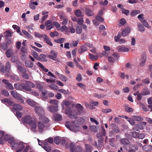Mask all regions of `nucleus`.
I'll use <instances>...</instances> for the list:
<instances>
[{
	"instance_id": "f257e3e1",
	"label": "nucleus",
	"mask_w": 152,
	"mask_h": 152,
	"mask_svg": "<svg viewBox=\"0 0 152 152\" xmlns=\"http://www.w3.org/2000/svg\"><path fill=\"white\" fill-rule=\"evenodd\" d=\"M39 121L37 123V129L38 132H42L48 127L49 126L50 124H48L47 125L46 124L49 122V119L45 116H40L39 117Z\"/></svg>"
},
{
	"instance_id": "f03ea898",
	"label": "nucleus",
	"mask_w": 152,
	"mask_h": 152,
	"mask_svg": "<svg viewBox=\"0 0 152 152\" xmlns=\"http://www.w3.org/2000/svg\"><path fill=\"white\" fill-rule=\"evenodd\" d=\"M65 126L68 129L74 132H77L80 130V126H77L75 121H66L65 123Z\"/></svg>"
},
{
	"instance_id": "7ed1b4c3",
	"label": "nucleus",
	"mask_w": 152,
	"mask_h": 152,
	"mask_svg": "<svg viewBox=\"0 0 152 152\" xmlns=\"http://www.w3.org/2000/svg\"><path fill=\"white\" fill-rule=\"evenodd\" d=\"M65 113L69 117L71 118H75L77 116V113L75 110L66 109Z\"/></svg>"
},
{
	"instance_id": "20e7f679",
	"label": "nucleus",
	"mask_w": 152,
	"mask_h": 152,
	"mask_svg": "<svg viewBox=\"0 0 152 152\" xmlns=\"http://www.w3.org/2000/svg\"><path fill=\"white\" fill-rule=\"evenodd\" d=\"M146 125V123L145 122H141L138 124L135 125V126L133 128L134 131H137L139 129H143L145 127Z\"/></svg>"
},
{
	"instance_id": "39448f33",
	"label": "nucleus",
	"mask_w": 152,
	"mask_h": 152,
	"mask_svg": "<svg viewBox=\"0 0 152 152\" xmlns=\"http://www.w3.org/2000/svg\"><path fill=\"white\" fill-rule=\"evenodd\" d=\"M75 144L74 143H71L70 145V152H83L82 148L79 146H77L75 149H74Z\"/></svg>"
},
{
	"instance_id": "423d86ee",
	"label": "nucleus",
	"mask_w": 152,
	"mask_h": 152,
	"mask_svg": "<svg viewBox=\"0 0 152 152\" xmlns=\"http://www.w3.org/2000/svg\"><path fill=\"white\" fill-rule=\"evenodd\" d=\"M35 107V111L38 115L39 116V117L40 116H44L43 115L45 113L43 109L38 105H37Z\"/></svg>"
},
{
	"instance_id": "0eeeda50",
	"label": "nucleus",
	"mask_w": 152,
	"mask_h": 152,
	"mask_svg": "<svg viewBox=\"0 0 152 152\" xmlns=\"http://www.w3.org/2000/svg\"><path fill=\"white\" fill-rule=\"evenodd\" d=\"M28 125L30 128L33 132H38V130L37 127V124L35 121H33Z\"/></svg>"
},
{
	"instance_id": "6e6552de",
	"label": "nucleus",
	"mask_w": 152,
	"mask_h": 152,
	"mask_svg": "<svg viewBox=\"0 0 152 152\" xmlns=\"http://www.w3.org/2000/svg\"><path fill=\"white\" fill-rule=\"evenodd\" d=\"M33 121L32 118L29 115H27L22 118L23 122L28 125Z\"/></svg>"
},
{
	"instance_id": "1a4fd4ad",
	"label": "nucleus",
	"mask_w": 152,
	"mask_h": 152,
	"mask_svg": "<svg viewBox=\"0 0 152 152\" xmlns=\"http://www.w3.org/2000/svg\"><path fill=\"white\" fill-rule=\"evenodd\" d=\"M14 139V138L13 137H12L10 135L7 134L6 133L3 138V142L4 140L6 141H7L8 142L10 143Z\"/></svg>"
},
{
	"instance_id": "9d476101",
	"label": "nucleus",
	"mask_w": 152,
	"mask_h": 152,
	"mask_svg": "<svg viewBox=\"0 0 152 152\" xmlns=\"http://www.w3.org/2000/svg\"><path fill=\"white\" fill-rule=\"evenodd\" d=\"M18 141L15 140L14 139L10 143L12 149L14 150H16L18 149Z\"/></svg>"
},
{
	"instance_id": "9b49d317",
	"label": "nucleus",
	"mask_w": 152,
	"mask_h": 152,
	"mask_svg": "<svg viewBox=\"0 0 152 152\" xmlns=\"http://www.w3.org/2000/svg\"><path fill=\"white\" fill-rule=\"evenodd\" d=\"M25 143L22 141H18V149L16 151V152H21L25 147Z\"/></svg>"
},
{
	"instance_id": "f8f14e48",
	"label": "nucleus",
	"mask_w": 152,
	"mask_h": 152,
	"mask_svg": "<svg viewBox=\"0 0 152 152\" xmlns=\"http://www.w3.org/2000/svg\"><path fill=\"white\" fill-rule=\"evenodd\" d=\"M47 108L48 111L53 113L58 110V106L57 105L53 106L50 105L47 107Z\"/></svg>"
},
{
	"instance_id": "ddd939ff",
	"label": "nucleus",
	"mask_w": 152,
	"mask_h": 152,
	"mask_svg": "<svg viewBox=\"0 0 152 152\" xmlns=\"http://www.w3.org/2000/svg\"><path fill=\"white\" fill-rule=\"evenodd\" d=\"M117 49L118 51L119 52H128L129 50L127 48L122 46H118L117 47Z\"/></svg>"
},
{
	"instance_id": "4468645a",
	"label": "nucleus",
	"mask_w": 152,
	"mask_h": 152,
	"mask_svg": "<svg viewBox=\"0 0 152 152\" xmlns=\"http://www.w3.org/2000/svg\"><path fill=\"white\" fill-rule=\"evenodd\" d=\"M130 27H127L122 31V35L123 37H125L130 33Z\"/></svg>"
},
{
	"instance_id": "2eb2a0df",
	"label": "nucleus",
	"mask_w": 152,
	"mask_h": 152,
	"mask_svg": "<svg viewBox=\"0 0 152 152\" xmlns=\"http://www.w3.org/2000/svg\"><path fill=\"white\" fill-rule=\"evenodd\" d=\"M10 66L11 65L10 63L9 62H7L6 65V69H5L2 66V67H1V72L3 73L5 71L8 72L10 69Z\"/></svg>"
},
{
	"instance_id": "dca6fc26",
	"label": "nucleus",
	"mask_w": 152,
	"mask_h": 152,
	"mask_svg": "<svg viewBox=\"0 0 152 152\" xmlns=\"http://www.w3.org/2000/svg\"><path fill=\"white\" fill-rule=\"evenodd\" d=\"M61 105L62 107V109L63 110H64V105H65L67 107H68L66 109H69V108L71 106H72V104H71L70 102L66 101H63L61 104Z\"/></svg>"
},
{
	"instance_id": "f3484780",
	"label": "nucleus",
	"mask_w": 152,
	"mask_h": 152,
	"mask_svg": "<svg viewBox=\"0 0 152 152\" xmlns=\"http://www.w3.org/2000/svg\"><path fill=\"white\" fill-rule=\"evenodd\" d=\"M44 144L43 146H42V148L47 152L50 151L51 150V148L48 144H47L46 142H44Z\"/></svg>"
},
{
	"instance_id": "a211bd4d",
	"label": "nucleus",
	"mask_w": 152,
	"mask_h": 152,
	"mask_svg": "<svg viewBox=\"0 0 152 152\" xmlns=\"http://www.w3.org/2000/svg\"><path fill=\"white\" fill-rule=\"evenodd\" d=\"M50 55H49V57L53 60H55L57 56V53L54 51H52L50 52Z\"/></svg>"
},
{
	"instance_id": "6ab92c4d",
	"label": "nucleus",
	"mask_w": 152,
	"mask_h": 152,
	"mask_svg": "<svg viewBox=\"0 0 152 152\" xmlns=\"http://www.w3.org/2000/svg\"><path fill=\"white\" fill-rule=\"evenodd\" d=\"M101 134H97V136L98 137H100L102 136H104L106 134L105 130L104 128V127L102 126L101 127Z\"/></svg>"
},
{
	"instance_id": "aec40b11",
	"label": "nucleus",
	"mask_w": 152,
	"mask_h": 152,
	"mask_svg": "<svg viewBox=\"0 0 152 152\" xmlns=\"http://www.w3.org/2000/svg\"><path fill=\"white\" fill-rule=\"evenodd\" d=\"M87 48L85 46L83 45L80 47V48L78 50V52L79 53L81 54L87 51Z\"/></svg>"
},
{
	"instance_id": "412c9836",
	"label": "nucleus",
	"mask_w": 152,
	"mask_h": 152,
	"mask_svg": "<svg viewBox=\"0 0 152 152\" xmlns=\"http://www.w3.org/2000/svg\"><path fill=\"white\" fill-rule=\"evenodd\" d=\"M27 103L29 105L34 107L36 106L37 105H38L37 103L34 102L33 100H31L30 99H28L27 100Z\"/></svg>"
},
{
	"instance_id": "4be33fe9",
	"label": "nucleus",
	"mask_w": 152,
	"mask_h": 152,
	"mask_svg": "<svg viewBox=\"0 0 152 152\" xmlns=\"http://www.w3.org/2000/svg\"><path fill=\"white\" fill-rule=\"evenodd\" d=\"M13 54V50L12 49H9L6 52V56L8 58H10L12 55Z\"/></svg>"
},
{
	"instance_id": "5701e85b",
	"label": "nucleus",
	"mask_w": 152,
	"mask_h": 152,
	"mask_svg": "<svg viewBox=\"0 0 152 152\" xmlns=\"http://www.w3.org/2000/svg\"><path fill=\"white\" fill-rule=\"evenodd\" d=\"M43 39L50 46H52L53 45V44L51 42L49 38L46 35H45L43 38Z\"/></svg>"
},
{
	"instance_id": "b1692460",
	"label": "nucleus",
	"mask_w": 152,
	"mask_h": 152,
	"mask_svg": "<svg viewBox=\"0 0 152 152\" xmlns=\"http://www.w3.org/2000/svg\"><path fill=\"white\" fill-rule=\"evenodd\" d=\"M53 118L54 120L58 121L61 120L62 119L61 115L57 114H54L53 115Z\"/></svg>"
},
{
	"instance_id": "393cba45",
	"label": "nucleus",
	"mask_w": 152,
	"mask_h": 152,
	"mask_svg": "<svg viewBox=\"0 0 152 152\" xmlns=\"http://www.w3.org/2000/svg\"><path fill=\"white\" fill-rule=\"evenodd\" d=\"M6 133L5 132L0 130V144L3 143V138Z\"/></svg>"
},
{
	"instance_id": "a878e982",
	"label": "nucleus",
	"mask_w": 152,
	"mask_h": 152,
	"mask_svg": "<svg viewBox=\"0 0 152 152\" xmlns=\"http://www.w3.org/2000/svg\"><path fill=\"white\" fill-rule=\"evenodd\" d=\"M137 24V30L138 31L141 32H143L145 31V28L142 24L140 23H138Z\"/></svg>"
},
{
	"instance_id": "bb28decb",
	"label": "nucleus",
	"mask_w": 152,
	"mask_h": 152,
	"mask_svg": "<svg viewBox=\"0 0 152 152\" xmlns=\"http://www.w3.org/2000/svg\"><path fill=\"white\" fill-rule=\"evenodd\" d=\"M75 107L78 112L80 113L83 111V106L80 104H77L75 105Z\"/></svg>"
},
{
	"instance_id": "cd10ccee",
	"label": "nucleus",
	"mask_w": 152,
	"mask_h": 152,
	"mask_svg": "<svg viewBox=\"0 0 152 152\" xmlns=\"http://www.w3.org/2000/svg\"><path fill=\"white\" fill-rule=\"evenodd\" d=\"M85 12L86 15L89 16H92L94 14V13L92 10L88 8H86Z\"/></svg>"
},
{
	"instance_id": "c85d7f7f",
	"label": "nucleus",
	"mask_w": 152,
	"mask_h": 152,
	"mask_svg": "<svg viewBox=\"0 0 152 152\" xmlns=\"http://www.w3.org/2000/svg\"><path fill=\"white\" fill-rule=\"evenodd\" d=\"M111 127L113 131L115 132L118 133L119 132V128L115 124H111Z\"/></svg>"
},
{
	"instance_id": "c756f323",
	"label": "nucleus",
	"mask_w": 152,
	"mask_h": 152,
	"mask_svg": "<svg viewBox=\"0 0 152 152\" xmlns=\"http://www.w3.org/2000/svg\"><path fill=\"white\" fill-rule=\"evenodd\" d=\"M26 66L29 68H31L34 66V64L29 60H27L25 62Z\"/></svg>"
},
{
	"instance_id": "7c9ffc66",
	"label": "nucleus",
	"mask_w": 152,
	"mask_h": 152,
	"mask_svg": "<svg viewBox=\"0 0 152 152\" xmlns=\"http://www.w3.org/2000/svg\"><path fill=\"white\" fill-rule=\"evenodd\" d=\"M13 108L15 110H21L22 109V107L19 104H13Z\"/></svg>"
},
{
	"instance_id": "2f4dec72",
	"label": "nucleus",
	"mask_w": 152,
	"mask_h": 152,
	"mask_svg": "<svg viewBox=\"0 0 152 152\" xmlns=\"http://www.w3.org/2000/svg\"><path fill=\"white\" fill-rule=\"evenodd\" d=\"M1 101L2 103H7L10 105H12L13 103V102L11 101L10 99H3Z\"/></svg>"
},
{
	"instance_id": "473e14b6",
	"label": "nucleus",
	"mask_w": 152,
	"mask_h": 152,
	"mask_svg": "<svg viewBox=\"0 0 152 152\" xmlns=\"http://www.w3.org/2000/svg\"><path fill=\"white\" fill-rule=\"evenodd\" d=\"M85 148V152H91L92 150V146L87 144H86Z\"/></svg>"
},
{
	"instance_id": "72a5a7b5",
	"label": "nucleus",
	"mask_w": 152,
	"mask_h": 152,
	"mask_svg": "<svg viewBox=\"0 0 152 152\" xmlns=\"http://www.w3.org/2000/svg\"><path fill=\"white\" fill-rule=\"evenodd\" d=\"M132 118L134 121H140L143 120V118L138 116L133 115L132 116Z\"/></svg>"
},
{
	"instance_id": "f704fd0d",
	"label": "nucleus",
	"mask_w": 152,
	"mask_h": 152,
	"mask_svg": "<svg viewBox=\"0 0 152 152\" xmlns=\"http://www.w3.org/2000/svg\"><path fill=\"white\" fill-rule=\"evenodd\" d=\"M58 78L63 82H66L68 80V78L66 76L62 74H61V75H60V77H58Z\"/></svg>"
},
{
	"instance_id": "c9c22d12",
	"label": "nucleus",
	"mask_w": 152,
	"mask_h": 152,
	"mask_svg": "<svg viewBox=\"0 0 152 152\" xmlns=\"http://www.w3.org/2000/svg\"><path fill=\"white\" fill-rule=\"evenodd\" d=\"M37 65L42 69L45 72H47L48 71V70L40 62H38L36 64Z\"/></svg>"
},
{
	"instance_id": "e433bc0d",
	"label": "nucleus",
	"mask_w": 152,
	"mask_h": 152,
	"mask_svg": "<svg viewBox=\"0 0 152 152\" xmlns=\"http://www.w3.org/2000/svg\"><path fill=\"white\" fill-rule=\"evenodd\" d=\"M45 35V34H40L37 32H34V35L35 36L39 38H42L43 39Z\"/></svg>"
},
{
	"instance_id": "4c0bfd02",
	"label": "nucleus",
	"mask_w": 152,
	"mask_h": 152,
	"mask_svg": "<svg viewBox=\"0 0 152 152\" xmlns=\"http://www.w3.org/2000/svg\"><path fill=\"white\" fill-rule=\"evenodd\" d=\"M75 15L78 17H80L82 16V13L81 11L79 10H76L75 12Z\"/></svg>"
},
{
	"instance_id": "58836bf2",
	"label": "nucleus",
	"mask_w": 152,
	"mask_h": 152,
	"mask_svg": "<svg viewBox=\"0 0 152 152\" xmlns=\"http://www.w3.org/2000/svg\"><path fill=\"white\" fill-rule=\"evenodd\" d=\"M140 13V12L139 10H132L131 12V15L132 16H134L137 14H139Z\"/></svg>"
},
{
	"instance_id": "ea45409f",
	"label": "nucleus",
	"mask_w": 152,
	"mask_h": 152,
	"mask_svg": "<svg viewBox=\"0 0 152 152\" xmlns=\"http://www.w3.org/2000/svg\"><path fill=\"white\" fill-rule=\"evenodd\" d=\"M32 55L34 58L37 59L38 60L40 59L39 57V56L37 53L34 51L32 52Z\"/></svg>"
},
{
	"instance_id": "a19ab883",
	"label": "nucleus",
	"mask_w": 152,
	"mask_h": 152,
	"mask_svg": "<svg viewBox=\"0 0 152 152\" xmlns=\"http://www.w3.org/2000/svg\"><path fill=\"white\" fill-rule=\"evenodd\" d=\"M121 143L123 144H128L129 143V141L128 140L126 139H122L120 140Z\"/></svg>"
},
{
	"instance_id": "79ce46f5",
	"label": "nucleus",
	"mask_w": 152,
	"mask_h": 152,
	"mask_svg": "<svg viewBox=\"0 0 152 152\" xmlns=\"http://www.w3.org/2000/svg\"><path fill=\"white\" fill-rule=\"evenodd\" d=\"M137 18L141 23L145 20L144 18V15L142 14L139 15L137 16Z\"/></svg>"
},
{
	"instance_id": "37998d69",
	"label": "nucleus",
	"mask_w": 152,
	"mask_h": 152,
	"mask_svg": "<svg viewBox=\"0 0 152 152\" xmlns=\"http://www.w3.org/2000/svg\"><path fill=\"white\" fill-rule=\"evenodd\" d=\"M89 55L90 58L93 60H96L98 58V56L97 55H94L91 53H89Z\"/></svg>"
},
{
	"instance_id": "c03bdc74",
	"label": "nucleus",
	"mask_w": 152,
	"mask_h": 152,
	"mask_svg": "<svg viewBox=\"0 0 152 152\" xmlns=\"http://www.w3.org/2000/svg\"><path fill=\"white\" fill-rule=\"evenodd\" d=\"M84 121H85L84 119L82 118L79 117L77 119V123L78 125H80L82 124L84 122Z\"/></svg>"
},
{
	"instance_id": "a18cd8bd",
	"label": "nucleus",
	"mask_w": 152,
	"mask_h": 152,
	"mask_svg": "<svg viewBox=\"0 0 152 152\" xmlns=\"http://www.w3.org/2000/svg\"><path fill=\"white\" fill-rule=\"evenodd\" d=\"M40 57H39L40 59L39 60H40L44 61H47V60L46 59V56L44 54H41L40 55Z\"/></svg>"
},
{
	"instance_id": "49530a36",
	"label": "nucleus",
	"mask_w": 152,
	"mask_h": 152,
	"mask_svg": "<svg viewBox=\"0 0 152 152\" xmlns=\"http://www.w3.org/2000/svg\"><path fill=\"white\" fill-rule=\"evenodd\" d=\"M22 32L26 36L28 37L29 39H31L32 38V36L30 35L29 33L26 31L25 30H22Z\"/></svg>"
},
{
	"instance_id": "de8ad7c7",
	"label": "nucleus",
	"mask_w": 152,
	"mask_h": 152,
	"mask_svg": "<svg viewBox=\"0 0 152 152\" xmlns=\"http://www.w3.org/2000/svg\"><path fill=\"white\" fill-rule=\"evenodd\" d=\"M18 70L21 73H24L26 72V69L23 67L21 66H18Z\"/></svg>"
},
{
	"instance_id": "09e8293b",
	"label": "nucleus",
	"mask_w": 152,
	"mask_h": 152,
	"mask_svg": "<svg viewBox=\"0 0 152 152\" xmlns=\"http://www.w3.org/2000/svg\"><path fill=\"white\" fill-rule=\"evenodd\" d=\"M50 35L51 37H53L55 36H58V33L56 31L51 32L50 33Z\"/></svg>"
},
{
	"instance_id": "8fccbe9b",
	"label": "nucleus",
	"mask_w": 152,
	"mask_h": 152,
	"mask_svg": "<svg viewBox=\"0 0 152 152\" xmlns=\"http://www.w3.org/2000/svg\"><path fill=\"white\" fill-rule=\"evenodd\" d=\"M121 36V35L120 32L118 33V35L115 37L114 39L115 41L116 42H118L120 39Z\"/></svg>"
},
{
	"instance_id": "3c124183",
	"label": "nucleus",
	"mask_w": 152,
	"mask_h": 152,
	"mask_svg": "<svg viewBox=\"0 0 152 152\" xmlns=\"http://www.w3.org/2000/svg\"><path fill=\"white\" fill-rule=\"evenodd\" d=\"M76 32L77 34H81L82 31V29L81 27L80 26L77 27L76 29Z\"/></svg>"
},
{
	"instance_id": "603ef678",
	"label": "nucleus",
	"mask_w": 152,
	"mask_h": 152,
	"mask_svg": "<svg viewBox=\"0 0 152 152\" xmlns=\"http://www.w3.org/2000/svg\"><path fill=\"white\" fill-rule=\"evenodd\" d=\"M49 87L52 89L57 90L58 89V87L54 84H52L49 86Z\"/></svg>"
},
{
	"instance_id": "864d4df0",
	"label": "nucleus",
	"mask_w": 152,
	"mask_h": 152,
	"mask_svg": "<svg viewBox=\"0 0 152 152\" xmlns=\"http://www.w3.org/2000/svg\"><path fill=\"white\" fill-rule=\"evenodd\" d=\"M26 84L29 86L30 88H34L35 87V85L32 83L30 81H26Z\"/></svg>"
},
{
	"instance_id": "5fc2aeb1",
	"label": "nucleus",
	"mask_w": 152,
	"mask_h": 152,
	"mask_svg": "<svg viewBox=\"0 0 152 152\" xmlns=\"http://www.w3.org/2000/svg\"><path fill=\"white\" fill-rule=\"evenodd\" d=\"M65 40V39L62 38H59L57 39H56L55 41L58 43H62Z\"/></svg>"
},
{
	"instance_id": "6e6d98bb",
	"label": "nucleus",
	"mask_w": 152,
	"mask_h": 152,
	"mask_svg": "<svg viewBox=\"0 0 152 152\" xmlns=\"http://www.w3.org/2000/svg\"><path fill=\"white\" fill-rule=\"evenodd\" d=\"M98 104V102L91 101L90 102V105L91 106L94 107L96 106Z\"/></svg>"
},
{
	"instance_id": "4d7b16f0",
	"label": "nucleus",
	"mask_w": 152,
	"mask_h": 152,
	"mask_svg": "<svg viewBox=\"0 0 152 152\" xmlns=\"http://www.w3.org/2000/svg\"><path fill=\"white\" fill-rule=\"evenodd\" d=\"M1 47L4 50H5L7 48V45L5 43H3L1 44Z\"/></svg>"
},
{
	"instance_id": "13d9d810",
	"label": "nucleus",
	"mask_w": 152,
	"mask_h": 152,
	"mask_svg": "<svg viewBox=\"0 0 152 152\" xmlns=\"http://www.w3.org/2000/svg\"><path fill=\"white\" fill-rule=\"evenodd\" d=\"M90 130L94 132H97V129L96 127L95 126H91L90 128Z\"/></svg>"
},
{
	"instance_id": "bf43d9fd",
	"label": "nucleus",
	"mask_w": 152,
	"mask_h": 152,
	"mask_svg": "<svg viewBox=\"0 0 152 152\" xmlns=\"http://www.w3.org/2000/svg\"><path fill=\"white\" fill-rule=\"evenodd\" d=\"M59 91L64 94H69V92L63 89H61L59 90Z\"/></svg>"
},
{
	"instance_id": "052dcab7",
	"label": "nucleus",
	"mask_w": 152,
	"mask_h": 152,
	"mask_svg": "<svg viewBox=\"0 0 152 152\" xmlns=\"http://www.w3.org/2000/svg\"><path fill=\"white\" fill-rule=\"evenodd\" d=\"M22 88L25 90L27 91H30L31 90V89L27 85L23 86H22Z\"/></svg>"
},
{
	"instance_id": "680f3d73",
	"label": "nucleus",
	"mask_w": 152,
	"mask_h": 152,
	"mask_svg": "<svg viewBox=\"0 0 152 152\" xmlns=\"http://www.w3.org/2000/svg\"><path fill=\"white\" fill-rule=\"evenodd\" d=\"M142 23L145 27L147 28H149L150 27V26L145 20L142 22Z\"/></svg>"
},
{
	"instance_id": "e2e57ef3",
	"label": "nucleus",
	"mask_w": 152,
	"mask_h": 152,
	"mask_svg": "<svg viewBox=\"0 0 152 152\" xmlns=\"http://www.w3.org/2000/svg\"><path fill=\"white\" fill-rule=\"evenodd\" d=\"M127 121L132 125H134L135 124L134 120L132 118V117L131 118H129Z\"/></svg>"
},
{
	"instance_id": "0e129e2a",
	"label": "nucleus",
	"mask_w": 152,
	"mask_h": 152,
	"mask_svg": "<svg viewBox=\"0 0 152 152\" xmlns=\"http://www.w3.org/2000/svg\"><path fill=\"white\" fill-rule=\"evenodd\" d=\"M121 12L122 13L125 14L126 15H128L130 12V11L129 10H125L124 9L122 10Z\"/></svg>"
},
{
	"instance_id": "69168bd1",
	"label": "nucleus",
	"mask_w": 152,
	"mask_h": 152,
	"mask_svg": "<svg viewBox=\"0 0 152 152\" xmlns=\"http://www.w3.org/2000/svg\"><path fill=\"white\" fill-rule=\"evenodd\" d=\"M60 137H56L54 139V142L56 144L60 143Z\"/></svg>"
},
{
	"instance_id": "338daca9",
	"label": "nucleus",
	"mask_w": 152,
	"mask_h": 152,
	"mask_svg": "<svg viewBox=\"0 0 152 152\" xmlns=\"http://www.w3.org/2000/svg\"><path fill=\"white\" fill-rule=\"evenodd\" d=\"M46 81L48 83H55L56 82V80L52 78L50 79H47Z\"/></svg>"
},
{
	"instance_id": "774afa93",
	"label": "nucleus",
	"mask_w": 152,
	"mask_h": 152,
	"mask_svg": "<svg viewBox=\"0 0 152 152\" xmlns=\"http://www.w3.org/2000/svg\"><path fill=\"white\" fill-rule=\"evenodd\" d=\"M133 147L134 148V149L132 148H130L129 152H135V151L137 150V148L136 146H133Z\"/></svg>"
}]
</instances>
